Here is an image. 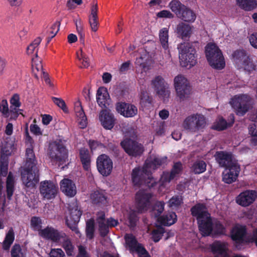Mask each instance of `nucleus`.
I'll use <instances>...</instances> for the list:
<instances>
[{
    "label": "nucleus",
    "mask_w": 257,
    "mask_h": 257,
    "mask_svg": "<svg viewBox=\"0 0 257 257\" xmlns=\"http://www.w3.org/2000/svg\"><path fill=\"white\" fill-rule=\"evenodd\" d=\"M27 141L30 144V147L26 150V161L21 173L23 183L27 187H33L39 181V171L37 166V161L33 151L32 144L33 139L29 136L28 130L26 131Z\"/></svg>",
    "instance_id": "obj_1"
},
{
    "label": "nucleus",
    "mask_w": 257,
    "mask_h": 257,
    "mask_svg": "<svg viewBox=\"0 0 257 257\" xmlns=\"http://www.w3.org/2000/svg\"><path fill=\"white\" fill-rule=\"evenodd\" d=\"M179 60L182 67L194 66L197 63L196 51L193 44L188 42H183L178 45Z\"/></svg>",
    "instance_id": "obj_2"
},
{
    "label": "nucleus",
    "mask_w": 257,
    "mask_h": 257,
    "mask_svg": "<svg viewBox=\"0 0 257 257\" xmlns=\"http://www.w3.org/2000/svg\"><path fill=\"white\" fill-rule=\"evenodd\" d=\"M205 55L212 68L221 70L225 67V63L222 52L215 44L209 43L206 45Z\"/></svg>",
    "instance_id": "obj_3"
},
{
    "label": "nucleus",
    "mask_w": 257,
    "mask_h": 257,
    "mask_svg": "<svg viewBox=\"0 0 257 257\" xmlns=\"http://www.w3.org/2000/svg\"><path fill=\"white\" fill-rule=\"evenodd\" d=\"M169 7L178 18L185 22H193L196 19L195 13L179 0H172L169 4Z\"/></svg>",
    "instance_id": "obj_4"
},
{
    "label": "nucleus",
    "mask_w": 257,
    "mask_h": 257,
    "mask_svg": "<svg viewBox=\"0 0 257 257\" xmlns=\"http://www.w3.org/2000/svg\"><path fill=\"white\" fill-rule=\"evenodd\" d=\"M206 124L205 116L197 113L187 116L184 119L182 125L185 130L191 133H196L204 129Z\"/></svg>",
    "instance_id": "obj_5"
},
{
    "label": "nucleus",
    "mask_w": 257,
    "mask_h": 257,
    "mask_svg": "<svg viewBox=\"0 0 257 257\" xmlns=\"http://www.w3.org/2000/svg\"><path fill=\"white\" fill-rule=\"evenodd\" d=\"M132 180L134 186L140 187L147 184L149 188L154 187L157 183L151 178L150 171L143 166L142 169L134 168L132 173Z\"/></svg>",
    "instance_id": "obj_6"
},
{
    "label": "nucleus",
    "mask_w": 257,
    "mask_h": 257,
    "mask_svg": "<svg viewBox=\"0 0 257 257\" xmlns=\"http://www.w3.org/2000/svg\"><path fill=\"white\" fill-rule=\"evenodd\" d=\"M250 100L251 98L249 95L242 94L234 96L230 103L235 109L236 114L243 116L249 109Z\"/></svg>",
    "instance_id": "obj_7"
},
{
    "label": "nucleus",
    "mask_w": 257,
    "mask_h": 257,
    "mask_svg": "<svg viewBox=\"0 0 257 257\" xmlns=\"http://www.w3.org/2000/svg\"><path fill=\"white\" fill-rule=\"evenodd\" d=\"M151 85L160 98L164 102L168 100L170 95L169 86L162 76H156L152 80Z\"/></svg>",
    "instance_id": "obj_8"
},
{
    "label": "nucleus",
    "mask_w": 257,
    "mask_h": 257,
    "mask_svg": "<svg viewBox=\"0 0 257 257\" xmlns=\"http://www.w3.org/2000/svg\"><path fill=\"white\" fill-rule=\"evenodd\" d=\"M50 157L56 162L63 164L68 159V151L61 142L56 141L51 144L49 147Z\"/></svg>",
    "instance_id": "obj_9"
},
{
    "label": "nucleus",
    "mask_w": 257,
    "mask_h": 257,
    "mask_svg": "<svg viewBox=\"0 0 257 257\" xmlns=\"http://www.w3.org/2000/svg\"><path fill=\"white\" fill-rule=\"evenodd\" d=\"M69 214L65 218V222L67 226L76 234H80L77 227V224L80 220L82 215V211L78 209L76 204L73 206L70 205L69 207Z\"/></svg>",
    "instance_id": "obj_10"
},
{
    "label": "nucleus",
    "mask_w": 257,
    "mask_h": 257,
    "mask_svg": "<svg viewBox=\"0 0 257 257\" xmlns=\"http://www.w3.org/2000/svg\"><path fill=\"white\" fill-rule=\"evenodd\" d=\"M174 86L177 96L181 100L189 97L191 92V87L187 79L183 75L176 76L174 80Z\"/></svg>",
    "instance_id": "obj_11"
},
{
    "label": "nucleus",
    "mask_w": 257,
    "mask_h": 257,
    "mask_svg": "<svg viewBox=\"0 0 257 257\" xmlns=\"http://www.w3.org/2000/svg\"><path fill=\"white\" fill-rule=\"evenodd\" d=\"M120 145L125 152L130 156H140L144 152L143 145L131 139L126 138L120 143Z\"/></svg>",
    "instance_id": "obj_12"
},
{
    "label": "nucleus",
    "mask_w": 257,
    "mask_h": 257,
    "mask_svg": "<svg viewBox=\"0 0 257 257\" xmlns=\"http://www.w3.org/2000/svg\"><path fill=\"white\" fill-rule=\"evenodd\" d=\"M153 196L151 193L140 191L136 194V208L140 213L148 211L151 205V200Z\"/></svg>",
    "instance_id": "obj_13"
},
{
    "label": "nucleus",
    "mask_w": 257,
    "mask_h": 257,
    "mask_svg": "<svg viewBox=\"0 0 257 257\" xmlns=\"http://www.w3.org/2000/svg\"><path fill=\"white\" fill-rule=\"evenodd\" d=\"M96 167L98 172L103 176L106 177L112 172L113 163L108 156L101 154L96 159Z\"/></svg>",
    "instance_id": "obj_14"
},
{
    "label": "nucleus",
    "mask_w": 257,
    "mask_h": 257,
    "mask_svg": "<svg viewBox=\"0 0 257 257\" xmlns=\"http://www.w3.org/2000/svg\"><path fill=\"white\" fill-rule=\"evenodd\" d=\"M39 190L44 199L50 200L56 196L58 188L52 181L45 180L40 183Z\"/></svg>",
    "instance_id": "obj_15"
},
{
    "label": "nucleus",
    "mask_w": 257,
    "mask_h": 257,
    "mask_svg": "<svg viewBox=\"0 0 257 257\" xmlns=\"http://www.w3.org/2000/svg\"><path fill=\"white\" fill-rule=\"evenodd\" d=\"M214 157L219 166L225 168L226 169L233 167V166L239 165L237 161L233 159L231 153L224 151H217Z\"/></svg>",
    "instance_id": "obj_16"
},
{
    "label": "nucleus",
    "mask_w": 257,
    "mask_h": 257,
    "mask_svg": "<svg viewBox=\"0 0 257 257\" xmlns=\"http://www.w3.org/2000/svg\"><path fill=\"white\" fill-rule=\"evenodd\" d=\"M125 240L127 245L132 249H134L138 253L139 257H151L146 248L138 243L136 237L132 234L125 235Z\"/></svg>",
    "instance_id": "obj_17"
},
{
    "label": "nucleus",
    "mask_w": 257,
    "mask_h": 257,
    "mask_svg": "<svg viewBox=\"0 0 257 257\" xmlns=\"http://www.w3.org/2000/svg\"><path fill=\"white\" fill-rule=\"evenodd\" d=\"M257 198L255 190H247L241 192L236 198V203L242 206L247 207L253 203Z\"/></svg>",
    "instance_id": "obj_18"
},
{
    "label": "nucleus",
    "mask_w": 257,
    "mask_h": 257,
    "mask_svg": "<svg viewBox=\"0 0 257 257\" xmlns=\"http://www.w3.org/2000/svg\"><path fill=\"white\" fill-rule=\"evenodd\" d=\"M39 234L42 237L57 242L60 241L61 238L66 236V234L62 231H59L52 227L47 226L41 230Z\"/></svg>",
    "instance_id": "obj_19"
},
{
    "label": "nucleus",
    "mask_w": 257,
    "mask_h": 257,
    "mask_svg": "<svg viewBox=\"0 0 257 257\" xmlns=\"http://www.w3.org/2000/svg\"><path fill=\"white\" fill-rule=\"evenodd\" d=\"M116 111L125 117H133L138 114V108L134 104L125 102L116 103Z\"/></svg>",
    "instance_id": "obj_20"
},
{
    "label": "nucleus",
    "mask_w": 257,
    "mask_h": 257,
    "mask_svg": "<svg viewBox=\"0 0 257 257\" xmlns=\"http://www.w3.org/2000/svg\"><path fill=\"white\" fill-rule=\"evenodd\" d=\"M90 198L93 205L101 208L106 206L108 203L107 193L102 190L93 191Z\"/></svg>",
    "instance_id": "obj_21"
},
{
    "label": "nucleus",
    "mask_w": 257,
    "mask_h": 257,
    "mask_svg": "<svg viewBox=\"0 0 257 257\" xmlns=\"http://www.w3.org/2000/svg\"><path fill=\"white\" fill-rule=\"evenodd\" d=\"M246 234V229L244 226H235L230 231V237L238 247L244 242V237Z\"/></svg>",
    "instance_id": "obj_22"
},
{
    "label": "nucleus",
    "mask_w": 257,
    "mask_h": 257,
    "mask_svg": "<svg viewBox=\"0 0 257 257\" xmlns=\"http://www.w3.org/2000/svg\"><path fill=\"white\" fill-rule=\"evenodd\" d=\"M99 120L102 126L106 130L112 129L115 123L114 115L109 110L103 109L99 113Z\"/></svg>",
    "instance_id": "obj_23"
},
{
    "label": "nucleus",
    "mask_w": 257,
    "mask_h": 257,
    "mask_svg": "<svg viewBox=\"0 0 257 257\" xmlns=\"http://www.w3.org/2000/svg\"><path fill=\"white\" fill-rule=\"evenodd\" d=\"M198 228L203 236L210 235L213 230V222L210 214L197 220Z\"/></svg>",
    "instance_id": "obj_24"
},
{
    "label": "nucleus",
    "mask_w": 257,
    "mask_h": 257,
    "mask_svg": "<svg viewBox=\"0 0 257 257\" xmlns=\"http://www.w3.org/2000/svg\"><path fill=\"white\" fill-rule=\"evenodd\" d=\"M60 189L67 196L72 197L76 194V187L75 183L69 179H64L60 182Z\"/></svg>",
    "instance_id": "obj_25"
},
{
    "label": "nucleus",
    "mask_w": 257,
    "mask_h": 257,
    "mask_svg": "<svg viewBox=\"0 0 257 257\" xmlns=\"http://www.w3.org/2000/svg\"><path fill=\"white\" fill-rule=\"evenodd\" d=\"M214 257H229L227 244L221 241H215L211 246Z\"/></svg>",
    "instance_id": "obj_26"
},
{
    "label": "nucleus",
    "mask_w": 257,
    "mask_h": 257,
    "mask_svg": "<svg viewBox=\"0 0 257 257\" xmlns=\"http://www.w3.org/2000/svg\"><path fill=\"white\" fill-rule=\"evenodd\" d=\"M227 170L226 173H223L222 181L227 184H231L236 181L240 171V165L233 166Z\"/></svg>",
    "instance_id": "obj_27"
},
{
    "label": "nucleus",
    "mask_w": 257,
    "mask_h": 257,
    "mask_svg": "<svg viewBox=\"0 0 257 257\" xmlns=\"http://www.w3.org/2000/svg\"><path fill=\"white\" fill-rule=\"evenodd\" d=\"M175 32L178 37L185 40L190 38L192 33V28L190 25L181 22L177 25Z\"/></svg>",
    "instance_id": "obj_28"
},
{
    "label": "nucleus",
    "mask_w": 257,
    "mask_h": 257,
    "mask_svg": "<svg viewBox=\"0 0 257 257\" xmlns=\"http://www.w3.org/2000/svg\"><path fill=\"white\" fill-rule=\"evenodd\" d=\"M191 214L196 217L197 220L210 214L207 210L205 204L203 203H197L191 207L190 209Z\"/></svg>",
    "instance_id": "obj_29"
},
{
    "label": "nucleus",
    "mask_w": 257,
    "mask_h": 257,
    "mask_svg": "<svg viewBox=\"0 0 257 257\" xmlns=\"http://www.w3.org/2000/svg\"><path fill=\"white\" fill-rule=\"evenodd\" d=\"M157 220L162 225L169 226L176 223L177 216L175 212H169L158 217Z\"/></svg>",
    "instance_id": "obj_30"
},
{
    "label": "nucleus",
    "mask_w": 257,
    "mask_h": 257,
    "mask_svg": "<svg viewBox=\"0 0 257 257\" xmlns=\"http://www.w3.org/2000/svg\"><path fill=\"white\" fill-rule=\"evenodd\" d=\"M166 159L167 157H155L152 160H147L145 161L144 167L147 170L150 171V175H151V171H154L161 166L166 162Z\"/></svg>",
    "instance_id": "obj_31"
},
{
    "label": "nucleus",
    "mask_w": 257,
    "mask_h": 257,
    "mask_svg": "<svg viewBox=\"0 0 257 257\" xmlns=\"http://www.w3.org/2000/svg\"><path fill=\"white\" fill-rule=\"evenodd\" d=\"M140 99V104L143 110H148L153 106V98L147 91H141Z\"/></svg>",
    "instance_id": "obj_32"
},
{
    "label": "nucleus",
    "mask_w": 257,
    "mask_h": 257,
    "mask_svg": "<svg viewBox=\"0 0 257 257\" xmlns=\"http://www.w3.org/2000/svg\"><path fill=\"white\" fill-rule=\"evenodd\" d=\"M98 6L94 4L91 8V13L89 16V23L92 31L96 32L98 29V18L97 16Z\"/></svg>",
    "instance_id": "obj_33"
},
{
    "label": "nucleus",
    "mask_w": 257,
    "mask_h": 257,
    "mask_svg": "<svg viewBox=\"0 0 257 257\" xmlns=\"http://www.w3.org/2000/svg\"><path fill=\"white\" fill-rule=\"evenodd\" d=\"M79 157L83 168L85 171H89L90 168V156L88 150L82 148L79 150Z\"/></svg>",
    "instance_id": "obj_34"
},
{
    "label": "nucleus",
    "mask_w": 257,
    "mask_h": 257,
    "mask_svg": "<svg viewBox=\"0 0 257 257\" xmlns=\"http://www.w3.org/2000/svg\"><path fill=\"white\" fill-rule=\"evenodd\" d=\"M234 62L239 68L240 66L250 57L244 50H237L232 54Z\"/></svg>",
    "instance_id": "obj_35"
},
{
    "label": "nucleus",
    "mask_w": 257,
    "mask_h": 257,
    "mask_svg": "<svg viewBox=\"0 0 257 257\" xmlns=\"http://www.w3.org/2000/svg\"><path fill=\"white\" fill-rule=\"evenodd\" d=\"M238 7L245 11H251L257 7L256 0H236Z\"/></svg>",
    "instance_id": "obj_36"
},
{
    "label": "nucleus",
    "mask_w": 257,
    "mask_h": 257,
    "mask_svg": "<svg viewBox=\"0 0 257 257\" xmlns=\"http://www.w3.org/2000/svg\"><path fill=\"white\" fill-rule=\"evenodd\" d=\"M165 203L163 201H158L151 207V215L154 218H158L164 210Z\"/></svg>",
    "instance_id": "obj_37"
},
{
    "label": "nucleus",
    "mask_w": 257,
    "mask_h": 257,
    "mask_svg": "<svg viewBox=\"0 0 257 257\" xmlns=\"http://www.w3.org/2000/svg\"><path fill=\"white\" fill-rule=\"evenodd\" d=\"M14 178L12 172H10L7 178L6 192L7 197L11 200L14 191Z\"/></svg>",
    "instance_id": "obj_38"
},
{
    "label": "nucleus",
    "mask_w": 257,
    "mask_h": 257,
    "mask_svg": "<svg viewBox=\"0 0 257 257\" xmlns=\"http://www.w3.org/2000/svg\"><path fill=\"white\" fill-rule=\"evenodd\" d=\"M107 96H108V93L105 88L100 87L98 88L97 91L96 100L100 106H105Z\"/></svg>",
    "instance_id": "obj_39"
},
{
    "label": "nucleus",
    "mask_w": 257,
    "mask_h": 257,
    "mask_svg": "<svg viewBox=\"0 0 257 257\" xmlns=\"http://www.w3.org/2000/svg\"><path fill=\"white\" fill-rule=\"evenodd\" d=\"M229 117L231 120V122L227 123L225 119L221 117L219 118L216 124L213 125V128L215 130L220 131L224 130L228 127L231 126L234 123V118L233 114L230 115Z\"/></svg>",
    "instance_id": "obj_40"
},
{
    "label": "nucleus",
    "mask_w": 257,
    "mask_h": 257,
    "mask_svg": "<svg viewBox=\"0 0 257 257\" xmlns=\"http://www.w3.org/2000/svg\"><path fill=\"white\" fill-rule=\"evenodd\" d=\"M190 169L195 174H200L206 171V164L203 160H197L193 163Z\"/></svg>",
    "instance_id": "obj_41"
},
{
    "label": "nucleus",
    "mask_w": 257,
    "mask_h": 257,
    "mask_svg": "<svg viewBox=\"0 0 257 257\" xmlns=\"http://www.w3.org/2000/svg\"><path fill=\"white\" fill-rule=\"evenodd\" d=\"M169 30L167 28H163L160 30L159 32V38L161 44L163 48L165 50H168L169 52L168 38H169Z\"/></svg>",
    "instance_id": "obj_42"
},
{
    "label": "nucleus",
    "mask_w": 257,
    "mask_h": 257,
    "mask_svg": "<svg viewBox=\"0 0 257 257\" xmlns=\"http://www.w3.org/2000/svg\"><path fill=\"white\" fill-rule=\"evenodd\" d=\"M15 239V233L13 228H11L7 233L3 243V248L9 250Z\"/></svg>",
    "instance_id": "obj_43"
},
{
    "label": "nucleus",
    "mask_w": 257,
    "mask_h": 257,
    "mask_svg": "<svg viewBox=\"0 0 257 257\" xmlns=\"http://www.w3.org/2000/svg\"><path fill=\"white\" fill-rule=\"evenodd\" d=\"M77 104L79 106H78L77 108H75L77 116L81 118V120L79 121V124L81 128H84L86 127L87 124V118L81 105L80 102H78Z\"/></svg>",
    "instance_id": "obj_44"
},
{
    "label": "nucleus",
    "mask_w": 257,
    "mask_h": 257,
    "mask_svg": "<svg viewBox=\"0 0 257 257\" xmlns=\"http://www.w3.org/2000/svg\"><path fill=\"white\" fill-rule=\"evenodd\" d=\"M239 68H242L248 74H250L257 71V64L249 57Z\"/></svg>",
    "instance_id": "obj_45"
},
{
    "label": "nucleus",
    "mask_w": 257,
    "mask_h": 257,
    "mask_svg": "<svg viewBox=\"0 0 257 257\" xmlns=\"http://www.w3.org/2000/svg\"><path fill=\"white\" fill-rule=\"evenodd\" d=\"M62 247L69 256H72L74 252V246L70 239L67 237L63 238Z\"/></svg>",
    "instance_id": "obj_46"
},
{
    "label": "nucleus",
    "mask_w": 257,
    "mask_h": 257,
    "mask_svg": "<svg viewBox=\"0 0 257 257\" xmlns=\"http://www.w3.org/2000/svg\"><path fill=\"white\" fill-rule=\"evenodd\" d=\"M42 220L41 218L37 216H33L31 218L30 225L31 228L34 231H38L39 233L42 230Z\"/></svg>",
    "instance_id": "obj_47"
},
{
    "label": "nucleus",
    "mask_w": 257,
    "mask_h": 257,
    "mask_svg": "<svg viewBox=\"0 0 257 257\" xmlns=\"http://www.w3.org/2000/svg\"><path fill=\"white\" fill-rule=\"evenodd\" d=\"M165 228L161 226H158L157 229H154L151 233L152 238L155 242H159L162 238L165 232Z\"/></svg>",
    "instance_id": "obj_48"
},
{
    "label": "nucleus",
    "mask_w": 257,
    "mask_h": 257,
    "mask_svg": "<svg viewBox=\"0 0 257 257\" xmlns=\"http://www.w3.org/2000/svg\"><path fill=\"white\" fill-rule=\"evenodd\" d=\"M41 42V39L40 37H38L36 39H35L34 41L30 44L27 48V54H32L33 53H34L36 49V52L35 53V55L36 57L38 56V49L37 47L39 46V45L40 44Z\"/></svg>",
    "instance_id": "obj_49"
},
{
    "label": "nucleus",
    "mask_w": 257,
    "mask_h": 257,
    "mask_svg": "<svg viewBox=\"0 0 257 257\" xmlns=\"http://www.w3.org/2000/svg\"><path fill=\"white\" fill-rule=\"evenodd\" d=\"M128 222L131 227H135L139 220L137 213L136 211L132 210L130 211L127 216Z\"/></svg>",
    "instance_id": "obj_50"
},
{
    "label": "nucleus",
    "mask_w": 257,
    "mask_h": 257,
    "mask_svg": "<svg viewBox=\"0 0 257 257\" xmlns=\"http://www.w3.org/2000/svg\"><path fill=\"white\" fill-rule=\"evenodd\" d=\"M94 224L93 221L87 222L86 226V236L87 239L91 240L94 238Z\"/></svg>",
    "instance_id": "obj_51"
},
{
    "label": "nucleus",
    "mask_w": 257,
    "mask_h": 257,
    "mask_svg": "<svg viewBox=\"0 0 257 257\" xmlns=\"http://www.w3.org/2000/svg\"><path fill=\"white\" fill-rule=\"evenodd\" d=\"M183 203V200L179 196H173L168 201V206L171 208H177Z\"/></svg>",
    "instance_id": "obj_52"
},
{
    "label": "nucleus",
    "mask_w": 257,
    "mask_h": 257,
    "mask_svg": "<svg viewBox=\"0 0 257 257\" xmlns=\"http://www.w3.org/2000/svg\"><path fill=\"white\" fill-rule=\"evenodd\" d=\"M8 161L7 159L1 157L0 160V174L3 177H6L8 174Z\"/></svg>",
    "instance_id": "obj_53"
},
{
    "label": "nucleus",
    "mask_w": 257,
    "mask_h": 257,
    "mask_svg": "<svg viewBox=\"0 0 257 257\" xmlns=\"http://www.w3.org/2000/svg\"><path fill=\"white\" fill-rule=\"evenodd\" d=\"M183 170L182 164L180 162L174 163L170 171L171 177H175L180 174Z\"/></svg>",
    "instance_id": "obj_54"
},
{
    "label": "nucleus",
    "mask_w": 257,
    "mask_h": 257,
    "mask_svg": "<svg viewBox=\"0 0 257 257\" xmlns=\"http://www.w3.org/2000/svg\"><path fill=\"white\" fill-rule=\"evenodd\" d=\"M23 111L22 109H20L18 108H13L10 107V110L9 113H8L6 117H9L10 120H16L19 114H22L21 111Z\"/></svg>",
    "instance_id": "obj_55"
},
{
    "label": "nucleus",
    "mask_w": 257,
    "mask_h": 257,
    "mask_svg": "<svg viewBox=\"0 0 257 257\" xmlns=\"http://www.w3.org/2000/svg\"><path fill=\"white\" fill-rule=\"evenodd\" d=\"M11 255L12 257H25L24 253L22 252L21 246L18 244H15L13 246Z\"/></svg>",
    "instance_id": "obj_56"
},
{
    "label": "nucleus",
    "mask_w": 257,
    "mask_h": 257,
    "mask_svg": "<svg viewBox=\"0 0 257 257\" xmlns=\"http://www.w3.org/2000/svg\"><path fill=\"white\" fill-rule=\"evenodd\" d=\"M11 106L10 107H13V108H18L21 106V102H20V95L17 94L15 93L13 95L12 97L11 98L10 100Z\"/></svg>",
    "instance_id": "obj_57"
},
{
    "label": "nucleus",
    "mask_w": 257,
    "mask_h": 257,
    "mask_svg": "<svg viewBox=\"0 0 257 257\" xmlns=\"http://www.w3.org/2000/svg\"><path fill=\"white\" fill-rule=\"evenodd\" d=\"M53 102L57 105L59 107L61 108L64 112L68 111V108L66 106L65 101L61 98L56 97H52Z\"/></svg>",
    "instance_id": "obj_58"
},
{
    "label": "nucleus",
    "mask_w": 257,
    "mask_h": 257,
    "mask_svg": "<svg viewBox=\"0 0 257 257\" xmlns=\"http://www.w3.org/2000/svg\"><path fill=\"white\" fill-rule=\"evenodd\" d=\"M88 143L89 147L92 152L95 151L97 149H102L105 148L104 144L98 141L90 140Z\"/></svg>",
    "instance_id": "obj_59"
},
{
    "label": "nucleus",
    "mask_w": 257,
    "mask_h": 257,
    "mask_svg": "<svg viewBox=\"0 0 257 257\" xmlns=\"http://www.w3.org/2000/svg\"><path fill=\"white\" fill-rule=\"evenodd\" d=\"M78 59L81 61L82 66L81 68H87L89 66L88 58L83 53L82 50H80V54L77 53Z\"/></svg>",
    "instance_id": "obj_60"
},
{
    "label": "nucleus",
    "mask_w": 257,
    "mask_h": 257,
    "mask_svg": "<svg viewBox=\"0 0 257 257\" xmlns=\"http://www.w3.org/2000/svg\"><path fill=\"white\" fill-rule=\"evenodd\" d=\"M99 231L101 237H105L109 232V227L106 222L98 223Z\"/></svg>",
    "instance_id": "obj_61"
},
{
    "label": "nucleus",
    "mask_w": 257,
    "mask_h": 257,
    "mask_svg": "<svg viewBox=\"0 0 257 257\" xmlns=\"http://www.w3.org/2000/svg\"><path fill=\"white\" fill-rule=\"evenodd\" d=\"M60 26V21H56L54 24L52 25L51 26L50 30L47 31V33H49L50 34H53L55 35L59 31V27Z\"/></svg>",
    "instance_id": "obj_62"
},
{
    "label": "nucleus",
    "mask_w": 257,
    "mask_h": 257,
    "mask_svg": "<svg viewBox=\"0 0 257 257\" xmlns=\"http://www.w3.org/2000/svg\"><path fill=\"white\" fill-rule=\"evenodd\" d=\"M50 257H65V254L61 248L52 249L50 253Z\"/></svg>",
    "instance_id": "obj_63"
},
{
    "label": "nucleus",
    "mask_w": 257,
    "mask_h": 257,
    "mask_svg": "<svg viewBox=\"0 0 257 257\" xmlns=\"http://www.w3.org/2000/svg\"><path fill=\"white\" fill-rule=\"evenodd\" d=\"M214 230L216 233L223 234L224 233L225 228L223 225L218 221L215 223Z\"/></svg>",
    "instance_id": "obj_64"
}]
</instances>
